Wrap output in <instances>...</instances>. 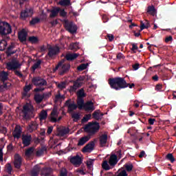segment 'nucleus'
<instances>
[{"label": "nucleus", "instance_id": "f257e3e1", "mask_svg": "<svg viewBox=\"0 0 176 176\" xmlns=\"http://www.w3.org/2000/svg\"><path fill=\"white\" fill-rule=\"evenodd\" d=\"M108 82L111 89H113V90L116 91L126 89L128 86L127 82L124 78L122 77L110 78H109Z\"/></svg>", "mask_w": 176, "mask_h": 176}, {"label": "nucleus", "instance_id": "f03ea898", "mask_svg": "<svg viewBox=\"0 0 176 176\" xmlns=\"http://www.w3.org/2000/svg\"><path fill=\"white\" fill-rule=\"evenodd\" d=\"M86 96L87 94L85 93V89H83V88L77 91L76 102L78 109L80 110L85 109L86 111H89V101H87L86 103H85V99H83Z\"/></svg>", "mask_w": 176, "mask_h": 176}, {"label": "nucleus", "instance_id": "7ed1b4c3", "mask_svg": "<svg viewBox=\"0 0 176 176\" xmlns=\"http://www.w3.org/2000/svg\"><path fill=\"white\" fill-rule=\"evenodd\" d=\"M6 68L8 71H14V74L19 78H23L24 76L21 72H19L17 69L21 68V64L16 58L12 59L11 61L6 63Z\"/></svg>", "mask_w": 176, "mask_h": 176}, {"label": "nucleus", "instance_id": "20e7f679", "mask_svg": "<svg viewBox=\"0 0 176 176\" xmlns=\"http://www.w3.org/2000/svg\"><path fill=\"white\" fill-rule=\"evenodd\" d=\"M12 34V26L7 22L1 21L0 22V35L2 36H6Z\"/></svg>", "mask_w": 176, "mask_h": 176}, {"label": "nucleus", "instance_id": "39448f33", "mask_svg": "<svg viewBox=\"0 0 176 176\" xmlns=\"http://www.w3.org/2000/svg\"><path fill=\"white\" fill-rule=\"evenodd\" d=\"M100 131V123L96 121H92L89 122V140H90L91 135H94Z\"/></svg>", "mask_w": 176, "mask_h": 176}, {"label": "nucleus", "instance_id": "423d86ee", "mask_svg": "<svg viewBox=\"0 0 176 176\" xmlns=\"http://www.w3.org/2000/svg\"><path fill=\"white\" fill-rule=\"evenodd\" d=\"M32 83L38 87H43V86H47V81L41 76H34L32 79Z\"/></svg>", "mask_w": 176, "mask_h": 176}, {"label": "nucleus", "instance_id": "0eeeda50", "mask_svg": "<svg viewBox=\"0 0 176 176\" xmlns=\"http://www.w3.org/2000/svg\"><path fill=\"white\" fill-rule=\"evenodd\" d=\"M65 28L66 31H68L70 34H75L76 31H78V27L76 25L74 24V22L72 21H65Z\"/></svg>", "mask_w": 176, "mask_h": 176}, {"label": "nucleus", "instance_id": "6e6552de", "mask_svg": "<svg viewBox=\"0 0 176 176\" xmlns=\"http://www.w3.org/2000/svg\"><path fill=\"white\" fill-rule=\"evenodd\" d=\"M32 14H34V8H26L21 12L20 17L21 20H25L28 17H32Z\"/></svg>", "mask_w": 176, "mask_h": 176}, {"label": "nucleus", "instance_id": "1a4fd4ad", "mask_svg": "<svg viewBox=\"0 0 176 176\" xmlns=\"http://www.w3.org/2000/svg\"><path fill=\"white\" fill-rule=\"evenodd\" d=\"M58 54H60V47L58 45H56L55 46H50L48 47L47 56L50 58H52L54 56H58Z\"/></svg>", "mask_w": 176, "mask_h": 176}, {"label": "nucleus", "instance_id": "9d476101", "mask_svg": "<svg viewBox=\"0 0 176 176\" xmlns=\"http://www.w3.org/2000/svg\"><path fill=\"white\" fill-rule=\"evenodd\" d=\"M70 163L75 166V167H80V164L83 163V159H82V157L77 154L76 155L73 156L70 158Z\"/></svg>", "mask_w": 176, "mask_h": 176}, {"label": "nucleus", "instance_id": "9b49d317", "mask_svg": "<svg viewBox=\"0 0 176 176\" xmlns=\"http://www.w3.org/2000/svg\"><path fill=\"white\" fill-rule=\"evenodd\" d=\"M102 116H104V113H101L100 109L95 111L92 115L91 113H89V120L92 118L93 119H95V120H101V119H102Z\"/></svg>", "mask_w": 176, "mask_h": 176}, {"label": "nucleus", "instance_id": "f8f14e48", "mask_svg": "<svg viewBox=\"0 0 176 176\" xmlns=\"http://www.w3.org/2000/svg\"><path fill=\"white\" fill-rule=\"evenodd\" d=\"M65 107H67V111L69 112V113H71V112H74L75 109L79 108L78 107V104H76L75 103H71V99L67 100L65 102Z\"/></svg>", "mask_w": 176, "mask_h": 176}, {"label": "nucleus", "instance_id": "ddd939ff", "mask_svg": "<svg viewBox=\"0 0 176 176\" xmlns=\"http://www.w3.org/2000/svg\"><path fill=\"white\" fill-rule=\"evenodd\" d=\"M14 166L15 168H17L19 170V168H21V163L23 162L21 155L19 154H15L14 155Z\"/></svg>", "mask_w": 176, "mask_h": 176}, {"label": "nucleus", "instance_id": "4468645a", "mask_svg": "<svg viewBox=\"0 0 176 176\" xmlns=\"http://www.w3.org/2000/svg\"><path fill=\"white\" fill-rule=\"evenodd\" d=\"M32 141V136L31 135H22V144L23 146H30Z\"/></svg>", "mask_w": 176, "mask_h": 176}, {"label": "nucleus", "instance_id": "2eb2a0df", "mask_svg": "<svg viewBox=\"0 0 176 176\" xmlns=\"http://www.w3.org/2000/svg\"><path fill=\"white\" fill-rule=\"evenodd\" d=\"M71 69V65L69 63H62L60 66V75H64L69 72Z\"/></svg>", "mask_w": 176, "mask_h": 176}, {"label": "nucleus", "instance_id": "dca6fc26", "mask_svg": "<svg viewBox=\"0 0 176 176\" xmlns=\"http://www.w3.org/2000/svg\"><path fill=\"white\" fill-rule=\"evenodd\" d=\"M27 36H28V33L24 30L18 33V39H19L21 43L27 41Z\"/></svg>", "mask_w": 176, "mask_h": 176}, {"label": "nucleus", "instance_id": "f3484780", "mask_svg": "<svg viewBox=\"0 0 176 176\" xmlns=\"http://www.w3.org/2000/svg\"><path fill=\"white\" fill-rule=\"evenodd\" d=\"M31 89H32V85H25L23 87V92L22 93L23 98H25V97H27V98H30V97H31V94H28V91H30Z\"/></svg>", "mask_w": 176, "mask_h": 176}, {"label": "nucleus", "instance_id": "a211bd4d", "mask_svg": "<svg viewBox=\"0 0 176 176\" xmlns=\"http://www.w3.org/2000/svg\"><path fill=\"white\" fill-rule=\"evenodd\" d=\"M109 164L111 167H114V166H116V164H118V155L115 154L111 155L109 160Z\"/></svg>", "mask_w": 176, "mask_h": 176}, {"label": "nucleus", "instance_id": "6ab92c4d", "mask_svg": "<svg viewBox=\"0 0 176 176\" xmlns=\"http://www.w3.org/2000/svg\"><path fill=\"white\" fill-rule=\"evenodd\" d=\"M12 135L14 138H20L21 137V126H15V129L12 133Z\"/></svg>", "mask_w": 176, "mask_h": 176}, {"label": "nucleus", "instance_id": "aec40b11", "mask_svg": "<svg viewBox=\"0 0 176 176\" xmlns=\"http://www.w3.org/2000/svg\"><path fill=\"white\" fill-rule=\"evenodd\" d=\"M79 57V54H67L65 56V58L67 61H74V60H76Z\"/></svg>", "mask_w": 176, "mask_h": 176}, {"label": "nucleus", "instance_id": "412c9836", "mask_svg": "<svg viewBox=\"0 0 176 176\" xmlns=\"http://www.w3.org/2000/svg\"><path fill=\"white\" fill-rule=\"evenodd\" d=\"M50 19H54V17H57L58 16V13H60V8L55 7L52 10H50Z\"/></svg>", "mask_w": 176, "mask_h": 176}, {"label": "nucleus", "instance_id": "4be33fe9", "mask_svg": "<svg viewBox=\"0 0 176 176\" xmlns=\"http://www.w3.org/2000/svg\"><path fill=\"white\" fill-rule=\"evenodd\" d=\"M82 85L80 84V82L76 80L74 82L73 86H71L69 88V92L70 93H75L79 87H80Z\"/></svg>", "mask_w": 176, "mask_h": 176}, {"label": "nucleus", "instance_id": "5701e85b", "mask_svg": "<svg viewBox=\"0 0 176 176\" xmlns=\"http://www.w3.org/2000/svg\"><path fill=\"white\" fill-rule=\"evenodd\" d=\"M38 123L36 122H32L28 127V131L29 133H32V131H35V130H38Z\"/></svg>", "mask_w": 176, "mask_h": 176}, {"label": "nucleus", "instance_id": "b1692460", "mask_svg": "<svg viewBox=\"0 0 176 176\" xmlns=\"http://www.w3.org/2000/svg\"><path fill=\"white\" fill-rule=\"evenodd\" d=\"M69 133V128H62L61 129L58 130L57 135L58 137H64V135H67Z\"/></svg>", "mask_w": 176, "mask_h": 176}, {"label": "nucleus", "instance_id": "393cba45", "mask_svg": "<svg viewBox=\"0 0 176 176\" xmlns=\"http://www.w3.org/2000/svg\"><path fill=\"white\" fill-rule=\"evenodd\" d=\"M9 80V73L8 72L1 71L0 72V81L1 82H6V80Z\"/></svg>", "mask_w": 176, "mask_h": 176}, {"label": "nucleus", "instance_id": "a878e982", "mask_svg": "<svg viewBox=\"0 0 176 176\" xmlns=\"http://www.w3.org/2000/svg\"><path fill=\"white\" fill-rule=\"evenodd\" d=\"M41 171V167L38 165H36L33 167L30 171V176H38Z\"/></svg>", "mask_w": 176, "mask_h": 176}, {"label": "nucleus", "instance_id": "bb28decb", "mask_svg": "<svg viewBox=\"0 0 176 176\" xmlns=\"http://www.w3.org/2000/svg\"><path fill=\"white\" fill-rule=\"evenodd\" d=\"M108 141V135L103 134L100 138V146H105Z\"/></svg>", "mask_w": 176, "mask_h": 176}, {"label": "nucleus", "instance_id": "cd10ccee", "mask_svg": "<svg viewBox=\"0 0 176 176\" xmlns=\"http://www.w3.org/2000/svg\"><path fill=\"white\" fill-rule=\"evenodd\" d=\"M52 168L50 167H44L41 170V175L44 176H50L52 173Z\"/></svg>", "mask_w": 176, "mask_h": 176}, {"label": "nucleus", "instance_id": "c85d7f7f", "mask_svg": "<svg viewBox=\"0 0 176 176\" xmlns=\"http://www.w3.org/2000/svg\"><path fill=\"white\" fill-rule=\"evenodd\" d=\"M56 116H57V109L54 108L52 111L51 112L50 117V122H52V123L57 122V118H56Z\"/></svg>", "mask_w": 176, "mask_h": 176}, {"label": "nucleus", "instance_id": "c756f323", "mask_svg": "<svg viewBox=\"0 0 176 176\" xmlns=\"http://www.w3.org/2000/svg\"><path fill=\"white\" fill-rule=\"evenodd\" d=\"M14 47V45H10L8 48L6 52V54H7L8 57H10L12 54H16L17 53V50H13V48Z\"/></svg>", "mask_w": 176, "mask_h": 176}, {"label": "nucleus", "instance_id": "7c9ffc66", "mask_svg": "<svg viewBox=\"0 0 176 176\" xmlns=\"http://www.w3.org/2000/svg\"><path fill=\"white\" fill-rule=\"evenodd\" d=\"M22 112L23 113L24 119H28V118H30V116H28V113L31 112V109H30L28 105H24Z\"/></svg>", "mask_w": 176, "mask_h": 176}, {"label": "nucleus", "instance_id": "2f4dec72", "mask_svg": "<svg viewBox=\"0 0 176 176\" xmlns=\"http://www.w3.org/2000/svg\"><path fill=\"white\" fill-rule=\"evenodd\" d=\"M87 141H89V135L84 136L79 140L78 146H82L85 145Z\"/></svg>", "mask_w": 176, "mask_h": 176}, {"label": "nucleus", "instance_id": "473e14b6", "mask_svg": "<svg viewBox=\"0 0 176 176\" xmlns=\"http://www.w3.org/2000/svg\"><path fill=\"white\" fill-rule=\"evenodd\" d=\"M38 118L41 122H43V120H46V119H47V111L45 110H42L39 113Z\"/></svg>", "mask_w": 176, "mask_h": 176}, {"label": "nucleus", "instance_id": "72a5a7b5", "mask_svg": "<svg viewBox=\"0 0 176 176\" xmlns=\"http://www.w3.org/2000/svg\"><path fill=\"white\" fill-rule=\"evenodd\" d=\"M96 104V101L94 100H89V113H91L93 111L96 110V106L94 105Z\"/></svg>", "mask_w": 176, "mask_h": 176}, {"label": "nucleus", "instance_id": "f704fd0d", "mask_svg": "<svg viewBox=\"0 0 176 176\" xmlns=\"http://www.w3.org/2000/svg\"><path fill=\"white\" fill-rule=\"evenodd\" d=\"M151 27V24L148 21H146V23L141 21L140 22V31H142L143 30L148 29Z\"/></svg>", "mask_w": 176, "mask_h": 176}, {"label": "nucleus", "instance_id": "c9c22d12", "mask_svg": "<svg viewBox=\"0 0 176 176\" xmlns=\"http://www.w3.org/2000/svg\"><path fill=\"white\" fill-rule=\"evenodd\" d=\"M41 64H42V60H37L36 63H35L32 66V71H33V72H35L36 69H38V68L41 67Z\"/></svg>", "mask_w": 176, "mask_h": 176}, {"label": "nucleus", "instance_id": "e433bc0d", "mask_svg": "<svg viewBox=\"0 0 176 176\" xmlns=\"http://www.w3.org/2000/svg\"><path fill=\"white\" fill-rule=\"evenodd\" d=\"M58 3L60 6H71L72 5L71 0H60Z\"/></svg>", "mask_w": 176, "mask_h": 176}, {"label": "nucleus", "instance_id": "4c0bfd02", "mask_svg": "<svg viewBox=\"0 0 176 176\" xmlns=\"http://www.w3.org/2000/svg\"><path fill=\"white\" fill-rule=\"evenodd\" d=\"M34 100L36 104H41V102L43 101V96L41 94H36L34 96Z\"/></svg>", "mask_w": 176, "mask_h": 176}, {"label": "nucleus", "instance_id": "58836bf2", "mask_svg": "<svg viewBox=\"0 0 176 176\" xmlns=\"http://www.w3.org/2000/svg\"><path fill=\"white\" fill-rule=\"evenodd\" d=\"M70 50H74V52H76L78 49H79V43H72L69 45Z\"/></svg>", "mask_w": 176, "mask_h": 176}, {"label": "nucleus", "instance_id": "ea45409f", "mask_svg": "<svg viewBox=\"0 0 176 176\" xmlns=\"http://www.w3.org/2000/svg\"><path fill=\"white\" fill-rule=\"evenodd\" d=\"M156 12V9H155V6H149L147 8V12L149 13V14H151L152 16H155V13Z\"/></svg>", "mask_w": 176, "mask_h": 176}, {"label": "nucleus", "instance_id": "a19ab883", "mask_svg": "<svg viewBox=\"0 0 176 176\" xmlns=\"http://www.w3.org/2000/svg\"><path fill=\"white\" fill-rule=\"evenodd\" d=\"M89 65V63H82L81 65H80L78 67L77 69L78 71H79L80 72H82V71H85V69H86V68H87V66Z\"/></svg>", "mask_w": 176, "mask_h": 176}, {"label": "nucleus", "instance_id": "79ce46f5", "mask_svg": "<svg viewBox=\"0 0 176 176\" xmlns=\"http://www.w3.org/2000/svg\"><path fill=\"white\" fill-rule=\"evenodd\" d=\"M72 118L74 122H76L80 120V114H79V113H74L72 114Z\"/></svg>", "mask_w": 176, "mask_h": 176}, {"label": "nucleus", "instance_id": "37998d69", "mask_svg": "<svg viewBox=\"0 0 176 176\" xmlns=\"http://www.w3.org/2000/svg\"><path fill=\"white\" fill-rule=\"evenodd\" d=\"M6 46H8V43L5 40L0 41V51H3L6 49Z\"/></svg>", "mask_w": 176, "mask_h": 176}, {"label": "nucleus", "instance_id": "c03bdc74", "mask_svg": "<svg viewBox=\"0 0 176 176\" xmlns=\"http://www.w3.org/2000/svg\"><path fill=\"white\" fill-rule=\"evenodd\" d=\"M96 140L94 139V141H91L89 143V153H90V152H91V151L94 150V146H96Z\"/></svg>", "mask_w": 176, "mask_h": 176}, {"label": "nucleus", "instance_id": "a18cd8bd", "mask_svg": "<svg viewBox=\"0 0 176 176\" xmlns=\"http://www.w3.org/2000/svg\"><path fill=\"white\" fill-rule=\"evenodd\" d=\"M102 168L106 171H108V170H111V167H109V164H108V161L104 160L102 162Z\"/></svg>", "mask_w": 176, "mask_h": 176}, {"label": "nucleus", "instance_id": "49530a36", "mask_svg": "<svg viewBox=\"0 0 176 176\" xmlns=\"http://www.w3.org/2000/svg\"><path fill=\"white\" fill-rule=\"evenodd\" d=\"M38 23H41V19H39L38 17L33 18L30 21V25H35V24H38Z\"/></svg>", "mask_w": 176, "mask_h": 176}, {"label": "nucleus", "instance_id": "de8ad7c7", "mask_svg": "<svg viewBox=\"0 0 176 176\" xmlns=\"http://www.w3.org/2000/svg\"><path fill=\"white\" fill-rule=\"evenodd\" d=\"M124 167L126 168V171L128 173H130L131 171H133V168H134V166L133 164L129 163V164H126Z\"/></svg>", "mask_w": 176, "mask_h": 176}, {"label": "nucleus", "instance_id": "09e8293b", "mask_svg": "<svg viewBox=\"0 0 176 176\" xmlns=\"http://www.w3.org/2000/svg\"><path fill=\"white\" fill-rule=\"evenodd\" d=\"M29 42L31 43H38L39 42V39H38V37L32 36L29 37Z\"/></svg>", "mask_w": 176, "mask_h": 176}, {"label": "nucleus", "instance_id": "8fccbe9b", "mask_svg": "<svg viewBox=\"0 0 176 176\" xmlns=\"http://www.w3.org/2000/svg\"><path fill=\"white\" fill-rule=\"evenodd\" d=\"M166 158L167 160H169L170 163H174V162H175V158H174V155H173L171 153L167 154Z\"/></svg>", "mask_w": 176, "mask_h": 176}, {"label": "nucleus", "instance_id": "3c124183", "mask_svg": "<svg viewBox=\"0 0 176 176\" xmlns=\"http://www.w3.org/2000/svg\"><path fill=\"white\" fill-rule=\"evenodd\" d=\"M34 153V147H30L25 151V156H31Z\"/></svg>", "mask_w": 176, "mask_h": 176}, {"label": "nucleus", "instance_id": "603ef678", "mask_svg": "<svg viewBox=\"0 0 176 176\" xmlns=\"http://www.w3.org/2000/svg\"><path fill=\"white\" fill-rule=\"evenodd\" d=\"M6 168L8 174H12V171H13V168H12V165L10 164H7L6 165Z\"/></svg>", "mask_w": 176, "mask_h": 176}, {"label": "nucleus", "instance_id": "864d4df0", "mask_svg": "<svg viewBox=\"0 0 176 176\" xmlns=\"http://www.w3.org/2000/svg\"><path fill=\"white\" fill-rule=\"evenodd\" d=\"M59 14L60 17H67V12H65V10L60 8Z\"/></svg>", "mask_w": 176, "mask_h": 176}, {"label": "nucleus", "instance_id": "5fc2aeb1", "mask_svg": "<svg viewBox=\"0 0 176 176\" xmlns=\"http://www.w3.org/2000/svg\"><path fill=\"white\" fill-rule=\"evenodd\" d=\"M82 153H87L89 152V143H87L82 149Z\"/></svg>", "mask_w": 176, "mask_h": 176}, {"label": "nucleus", "instance_id": "6e6d98bb", "mask_svg": "<svg viewBox=\"0 0 176 176\" xmlns=\"http://www.w3.org/2000/svg\"><path fill=\"white\" fill-rule=\"evenodd\" d=\"M162 89H163V85H162V84H157L156 85L155 90L157 91H161Z\"/></svg>", "mask_w": 176, "mask_h": 176}, {"label": "nucleus", "instance_id": "4d7b16f0", "mask_svg": "<svg viewBox=\"0 0 176 176\" xmlns=\"http://www.w3.org/2000/svg\"><path fill=\"white\" fill-rule=\"evenodd\" d=\"M50 96H52V93L51 92L43 94V98L44 100H47V98H50Z\"/></svg>", "mask_w": 176, "mask_h": 176}, {"label": "nucleus", "instance_id": "13d9d810", "mask_svg": "<svg viewBox=\"0 0 176 176\" xmlns=\"http://www.w3.org/2000/svg\"><path fill=\"white\" fill-rule=\"evenodd\" d=\"M131 45H132V48H131L132 52H133L134 53H137L135 50H138V46H137L135 43H132Z\"/></svg>", "mask_w": 176, "mask_h": 176}, {"label": "nucleus", "instance_id": "bf43d9fd", "mask_svg": "<svg viewBox=\"0 0 176 176\" xmlns=\"http://www.w3.org/2000/svg\"><path fill=\"white\" fill-rule=\"evenodd\" d=\"M82 130H84L85 133H89V124H87L85 126L82 127L78 132L82 131Z\"/></svg>", "mask_w": 176, "mask_h": 176}, {"label": "nucleus", "instance_id": "052dcab7", "mask_svg": "<svg viewBox=\"0 0 176 176\" xmlns=\"http://www.w3.org/2000/svg\"><path fill=\"white\" fill-rule=\"evenodd\" d=\"M95 159H89V169L91 168L93 166V163H94Z\"/></svg>", "mask_w": 176, "mask_h": 176}, {"label": "nucleus", "instance_id": "680f3d73", "mask_svg": "<svg viewBox=\"0 0 176 176\" xmlns=\"http://www.w3.org/2000/svg\"><path fill=\"white\" fill-rule=\"evenodd\" d=\"M86 122H89V114H87L85 117H83L81 120V123H86Z\"/></svg>", "mask_w": 176, "mask_h": 176}, {"label": "nucleus", "instance_id": "e2e57ef3", "mask_svg": "<svg viewBox=\"0 0 176 176\" xmlns=\"http://www.w3.org/2000/svg\"><path fill=\"white\" fill-rule=\"evenodd\" d=\"M3 85H0V89H8V82L6 81L2 82Z\"/></svg>", "mask_w": 176, "mask_h": 176}, {"label": "nucleus", "instance_id": "0e129e2a", "mask_svg": "<svg viewBox=\"0 0 176 176\" xmlns=\"http://www.w3.org/2000/svg\"><path fill=\"white\" fill-rule=\"evenodd\" d=\"M117 176H127V172L126 170H123L120 172Z\"/></svg>", "mask_w": 176, "mask_h": 176}, {"label": "nucleus", "instance_id": "69168bd1", "mask_svg": "<svg viewBox=\"0 0 176 176\" xmlns=\"http://www.w3.org/2000/svg\"><path fill=\"white\" fill-rule=\"evenodd\" d=\"M58 89H65V82H62L59 83L58 85Z\"/></svg>", "mask_w": 176, "mask_h": 176}, {"label": "nucleus", "instance_id": "338daca9", "mask_svg": "<svg viewBox=\"0 0 176 176\" xmlns=\"http://www.w3.org/2000/svg\"><path fill=\"white\" fill-rule=\"evenodd\" d=\"M102 19L103 23H107L108 20H109V18H108V16H107L106 14H104L102 16Z\"/></svg>", "mask_w": 176, "mask_h": 176}, {"label": "nucleus", "instance_id": "774afa93", "mask_svg": "<svg viewBox=\"0 0 176 176\" xmlns=\"http://www.w3.org/2000/svg\"><path fill=\"white\" fill-rule=\"evenodd\" d=\"M13 149H14L13 144L11 143L8 146H7V151H8V152H12Z\"/></svg>", "mask_w": 176, "mask_h": 176}]
</instances>
